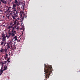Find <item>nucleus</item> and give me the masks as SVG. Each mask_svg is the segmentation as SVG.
I'll return each mask as SVG.
<instances>
[{"mask_svg":"<svg viewBox=\"0 0 80 80\" xmlns=\"http://www.w3.org/2000/svg\"><path fill=\"white\" fill-rule=\"evenodd\" d=\"M19 27H18L17 28H16V29H18V30L19 29Z\"/></svg>","mask_w":80,"mask_h":80,"instance_id":"4be33fe9","label":"nucleus"},{"mask_svg":"<svg viewBox=\"0 0 80 80\" xmlns=\"http://www.w3.org/2000/svg\"><path fill=\"white\" fill-rule=\"evenodd\" d=\"M14 43H16V42H14Z\"/></svg>","mask_w":80,"mask_h":80,"instance_id":"a878e982","label":"nucleus"},{"mask_svg":"<svg viewBox=\"0 0 80 80\" xmlns=\"http://www.w3.org/2000/svg\"><path fill=\"white\" fill-rule=\"evenodd\" d=\"M25 3L24 2L23 3H22V6H23V8H24V6H25Z\"/></svg>","mask_w":80,"mask_h":80,"instance_id":"2eb2a0df","label":"nucleus"},{"mask_svg":"<svg viewBox=\"0 0 80 80\" xmlns=\"http://www.w3.org/2000/svg\"><path fill=\"white\" fill-rule=\"evenodd\" d=\"M1 63L3 67H2L1 68L0 70V76L2 75V74L3 73V72L4 71L7 70V62L5 61V62H1ZM4 65V69L3 70V68Z\"/></svg>","mask_w":80,"mask_h":80,"instance_id":"7ed1b4c3","label":"nucleus"},{"mask_svg":"<svg viewBox=\"0 0 80 80\" xmlns=\"http://www.w3.org/2000/svg\"><path fill=\"white\" fill-rule=\"evenodd\" d=\"M8 58V57L5 56L4 57L5 59V60L7 59V58Z\"/></svg>","mask_w":80,"mask_h":80,"instance_id":"aec40b11","label":"nucleus"},{"mask_svg":"<svg viewBox=\"0 0 80 80\" xmlns=\"http://www.w3.org/2000/svg\"><path fill=\"white\" fill-rule=\"evenodd\" d=\"M17 5H16V4H13L12 5V7H14V8H15L16 7H17Z\"/></svg>","mask_w":80,"mask_h":80,"instance_id":"4468645a","label":"nucleus"},{"mask_svg":"<svg viewBox=\"0 0 80 80\" xmlns=\"http://www.w3.org/2000/svg\"><path fill=\"white\" fill-rule=\"evenodd\" d=\"M16 33L17 32L16 31L14 30V29H12V32H8V34L10 37L11 36L12 38L15 36V35L16 34Z\"/></svg>","mask_w":80,"mask_h":80,"instance_id":"20e7f679","label":"nucleus"},{"mask_svg":"<svg viewBox=\"0 0 80 80\" xmlns=\"http://www.w3.org/2000/svg\"><path fill=\"white\" fill-rule=\"evenodd\" d=\"M7 49L6 48H5L4 49V48H1V50H0V52H7Z\"/></svg>","mask_w":80,"mask_h":80,"instance_id":"6e6552de","label":"nucleus"},{"mask_svg":"<svg viewBox=\"0 0 80 80\" xmlns=\"http://www.w3.org/2000/svg\"><path fill=\"white\" fill-rule=\"evenodd\" d=\"M1 2L3 3L7 4V2L5 1H4V0H1Z\"/></svg>","mask_w":80,"mask_h":80,"instance_id":"9b49d317","label":"nucleus"},{"mask_svg":"<svg viewBox=\"0 0 80 80\" xmlns=\"http://www.w3.org/2000/svg\"><path fill=\"white\" fill-rule=\"evenodd\" d=\"M2 41L5 42L6 40V38H9L10 36H9V35H6V36H5L4 33L2 34Z\"/></svg>","mask_w":80,"mask_h":80,"instance_id":"39448f33","label":"nucleus"},{"mask_svg":"<svg viewBox=\"0 0 80 80\" xmlns=\"http://www.w3.org/2000/svg\"><path fill=\"white\" fill-rule=\"evenodd\" d=\"M12 27H13V25L12 26H8V29H10L11 28H12Z\"/></svg>","mask_w":80,"mask_h":80,"instance_id":"dca6fc26","label":"nucleus"},{"mask_svg":"<svg viewBox=\"0 0 80 80\" xmlns=\"http://www.w3.org/2000/svg\"><path fill=\"white\" fill-rule=\"evenodd\" d=\"M6 1H7V0H6Z\"/></svg>","mask_w":80,"mask_h":80,"instance_id":"c756f323","label":"nucleus"},{"mask_svg":"<svg viewBox=\"0 0 80 80\" xmlns=\"http://www.w3.org/2000/svg\"><path fill=\"white\" fill-rule=\"evenodd\" d=\"M12 1V0H10V2H11Z\"/></svg>","mask_w":80,"mask_h":80,"instance_id":"b1692460","label":"nucleus"},{"mask_svg":"<svg viewBox=\"0 0 80 80\" xmlns=\"http://www.w3.org/2000/svg\"><path fill=\"white\" fill-rule=\"evenodd\" d=\"M44 72L46 73V76H45V79H48L49 78V76L50 74L52 72V66L51 65L47 66L45 64H44Z\"/></svg>","mask_w":80,"mask_h":80,"instance_id":"f257e3e1","label":"nucleus"},{"mask_svg":"<svg viewBox=\"0 0 80 80\" xmlns=\"http://www.w3.org/2000/svg\"><path fill=\"white\" fill-rule=\"evenodd\" d=\"M14 3L16 4L17 6H18V5L19 4V3L17 0H15V2H14Z\"/></svg>","mask_w":80,"mask_h":80,"instance_id":"9d476101","label":"nucleus"},{"mask_svg":"<svg viewBox=\"0 0 80 80\" xmlns=\"http://www.w3.org/2000/svg\"><path fill=\"white\" fill-rule=\"evenodd\" d=\"M10 9V7L8 8V9Z\"/></svg>","mask_w":80,"mask_h":80,"instance_id":"393cba45","label":"nucleus"},{"mask_svg":"<svg viewBox=\"0 0 80 80\" xmlns=\"http://www.w3.org/2000/svg\"><path fill=\"white\" fill-rule=\"evenodd\" d=\"M17 38H18L17 36H15L13 37V38L12 39V40H13L14 39L15 41H17V40H18Z\"/></svg>","mask_w":80,"mask_h":80,"instance_id":"1a4fd4ad","label":"nucleus"},{"mask_svg":"<svg viewBox=\"0 0 80 80\" xmlns=\"http://www.w3.org/2000/svg\"><path fill=\"white\" fill-rule=\"evenodd\" d=\"M0 12H0V13H3V10L0 9Z\"/></svg>","mask_w":80,"mask_h":80,"instance_id":"f3484780","label":"nucleus"},{"mask_svg":"<svg viewBox=\"0 0 80 80\" xmlns=\"http://www.w3.org/2000/svg\"><path fill=\"white\" fill-rule=\"evenodd\" d=\"M0 43H1V42H0Z\"/></svg>","mask_w":80,"mask_h":80,"instance_id":"c85d7f7f","label":"nucleus"},{"mask_svg":"<svg viewBox=\"0 0 80 80\" xmlns=\"http://www.w3.org/2000/svg\"><path fill=\"white\" fill-rule=\"evenodd\" d=\"M17 26L16 25L13 28V29L14 30H15V28H16Z\"/></svg>","mask_w":80,"mask_h":80,"instance_id":"a211bd4d","label":"nucleus"},{"mask_svg":"<svg viewBox=\"0 0 80 80\" xmlns=\"http://www.w3.org/2000/svg\"><path fill=\"white\" fill-rule=\"evenodd\" d=\"M22 34H23V33H22V35L20 36V37H21L22 35Z\"/></svg>","mask_w":80,"mask_h":80,"instance_id":"5701e85b","label":"nucleus"},{"mask_svg":"<svg viewBox=\"0 0 80 80\" xmlns=\"http://www.w3.org/2000/svg\"><path fill=\"white\" fill-rule=\"evenodd\" d=\"M18 20H19V18H18Z\"/></svg>","mask_w":80,"mask_h":80,"instance_id":"cd10ccee","label":"nucleus"},{"mask_svg":"<svg viewBox=\"0 0 80 80\" xmlns=\"http://www.w3.org/2000/svg\"><path fill=\"white\" fill-rule=\"evenodd\" d=\"M8 54H7V53H6L5 57H8Z\"/></svg>","mask_w":80,"mask_h":80,"instance_id":"412c9836","label":"nucleus"},{"mask_svg":"<svg viewBox=\"0 0 80 80\" xmlns=\"http://www.w3.org/2000/svg\"><path fill=\"white\" fill-rule=\"evenodd\" d=\"M1 42V45L2 46H3V44H4V45L6 44V43H5L3 42Z\"/></svg>","mask_w":80,"mask_h":80,"instance_id":"f8f14e48","label":"nucleus"},{"mask_svg":"<svg viewBox=\"0 0 80 80\" xmlns=\"http://www.w3.org/2000/svg\"><path fill=\"white\" fill-rule=\"evenodd\" d=\"M12 42H13V40H10L8 43H7L8 44L6 46L8 48L7 49L10 48L12 47Z\"/></svg>","mask_w":80,"mask_h":80,"instance_id":"423d86ee","label":"nucleus"},{"mask_svg":"<svg viewBox=\"0 0 80 80\" xmlns=\"http://www.w3.org/2000/svg\"><path fill=\"white\" fill-rule=\"evenodd\" d=\"M24 13L22 12H20V15L21 17H22V20L21 21H22L23 20L24 18L25 17V18H26L27 16H24Z\"/></svg>","mask_w":80,"mask_h":80,"instance_id":"0eeeda50","label":"nucleus"},{"mask_svg":"<svg viewBox=\"0 0 80 80\" xmlns=\"http://www.w3.org/2000/svg\"><path fill=\"white\" fill-rule=\"evenodd\" d=\"M17 41L18 42H20V40H19V39H17Z\"/></svg>","mask_w":80,"mask_h":80,"instance_id":"6ab92c4d","label":"nucleus"},{"mask_svg":"<svg viewBox=\"0 0 80 80\" xmlns=\"http://www.w3.org/2000/svg\"><path fill=\"white\" fill-rule=\"evenodd\" d=\"M20 10V8L19 7H18L16 11L15 12H14L13 14L12 15V17L13 19H15V21H14V23L13 25H18L19 24L18 21H17V19H15V17H17L18 15H17L18 13V12Z\"/></svg>","mask_w":80,"mask_h":80,"instance_id":"f03ea898","label":"nucleus"},{"mask_svg":"<svg viewBox=\"0 0 80 80\" xmlns=\"http://www.w3.org/2000/svg\"><path fill=\"white\" fill-rule=\"evenodd\" d=\"M12 8L13 10V11L14 12H16V8L13 7Z\"/></svg>","mask_w":80,"mask_h":80,"instance_id":"ddd939ff","label":"nucleus"},{"mask_svg":"<svg viewBox=\"0 0 80 80\" xmlns=\"http://www.w3.org/2000/svg\"><path fill=\"white\" fill-rule=\"evenodd\" d=\"M0 39H2V38H0Z\"/></svg>","mask_w":80,"mask_h":80,"instance_id":"bb28decb","label":"nucleus"}]
</instances>
